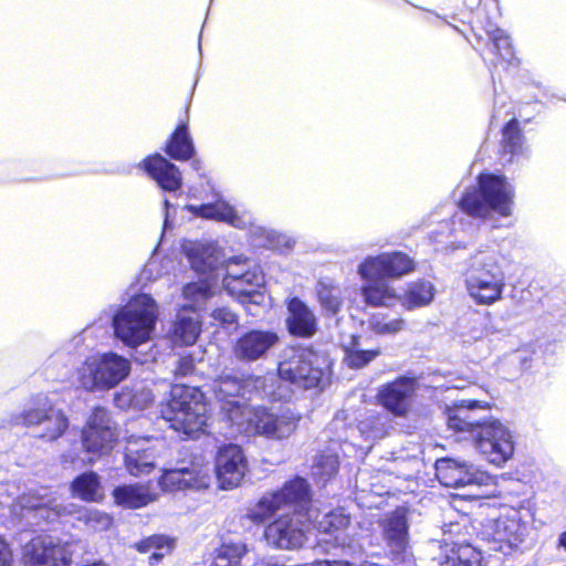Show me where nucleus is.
<instances>
[{
  "label": "nucleus",
  "instance_id": "nucleus-39",
  "mask_svg": "<svg viewBox=\"0 0 566 566\" xmlns=\"http://www.w3.org/2000/svg\"><path fill=\"white\" fill-rule=\"evenodd\" d=\"M316 294L322 307L336 314L343 305V295L339 285L328 277L321 279L316 284Z\"/></svg>",
  "mask_w": 566,
  "mask_h": 566
},
{
  "label": "nucleus",
  "instance_id": "nucleus-45",
  "mask_svg": "<svg viewBox=\"0 0 566 566\" xmlns=\"http://www.w3.org/2000/svg\"><path fill=\"white\" fill-rule=\"evenodd\" d=\"M480 553L467 545L448 555L440 566H480Z\"/></svg>",
  "mask_w": 566,
  "mask_h": 566
},
{
  "label": "nucleus",
  "instance_id": "nucleus-10",
  "mask_svg": "<svg viewBox=\"0 0 566 566\" xmlns=\"http://www.w3.org/2000/svg\"><path fill=\"white\" fill-rule=\"evenodd\" d=\"M481 535L492 545L491 549L507 555L525 543L528 526L522 521L520 511L510 509L497 518L483 523Z\"/></svg>",
  "mask_w": 566,
  "mask_h": 566
},
{
  "label": "nucleus",
  "instance_id": "nucleus-54",
  "mask_svg": "<svg viewBox=\"0 0 566 566\" xmlns=\"http://www.w3.org/2000/svg\"><path fill=\"white\" fill-rule=\"evenodd\" d=\"M312 566H379L378 564L376 563H369V562H364L359 565H356L355 563L353 562H348V560H317L315 563H313Z\"/></svg>",
  "mask_w": 566,
  "mask_h": 566
},
{
  "label": "nucleus",
  "instance_id": "nucleus-28",
  "mask_svg": "<svg viewBox=\"0 0 566 566\" xmlns=\"http://www.w3.org/2000/svg\"><path fill=\"white\" fill-rule=\"evenodd\" d=\"M413 391L415 380L400 377L384 386L378 394V399L386 409L396 416H402L408 410L409 399Z\"/></svg>",
  "mask_w": 566,
  "mask_h": 566
},
{
  "label": "nucleus",
  "instance_id": "nucleus-24",
  "mask_svg": "<svg viewBox=\"0 0 566 566\" xmlns=\"http://www.w3.org/2000/svg\"><path fill=\"white\" fill-rule=\"evenodd\" d=\"M182 251L191 268L199 273H212L228 262L220 248L208 241H187L182 244Z\"/></svg>",
  "mask_w": 566,
  "mask_h": 566
},
{
  "label": "nucleus",
  "instance_id": "nucleus-55",
  "mask_svg": "<svg viewBox=\"0 0 566 566\" xmlns=\"http://www.w3.org/2000/svg\"><path fill=\"white\" fill-rule=\"evenodd\" d=\"M0 566H11V552L7 543L0 537Z\"/></svg>",
  "mask_w": 566,
  "mask_h": 566
},
{
  "label": "nucleus",
  "instance_id": "nucleus-31",
  "mask_svg": "<svg viewBox=\"0 0 566 566\" xmlns=\"http://www.w3.org/2000/svg\"><path fill=\"white\" fill-rule=\"evenodd\" d=\"M115 503L127 509H139L157 500L148 484L120 485L114 489Z\"/></svg>",
  "mask_w": 566,
  "mask_h": 566
},
{
  "label": "nucleus",
  "instance_id": "nucleus-51",
  "mask_svg": "<svg viewBox=\"0 0 566 566\" xmlns=\"http://www.w3.org/2000/svg\"><path fill=\"white\" fill-rule=\"evenodd\" d=\"M211 316L214 321L220 322L222 325H232L237 323V315L227 307L213 310Z\"/></svg>",
  "mask_w": 566,
  "mask_h": 566
},
{
  "label": "nucleus",
  "instance_id": "nucleus-23",
  "mask_svg": "<svg viewBox=\"0 0 566 566\" xmlns=\"http://www.w3.org/2000/svg\"><path fill=\"white\" fill-rule=\"evenodd\" d=\"M159 440L146 437L130 438L125 449V465L132 475L149 473L155 468L156 446Z\"/></svg>",
  "mask_w": 566,
  "mask_h": 566
},
{
  "label": "nucleus",
  "instance_id": "nucleus-22",
  "mask_svg": "<svg viewBox=\"0 0 566 566\" xmlns=\"http://www.w3.org/2000/svg\"><path fill=\"white\" fill-rule=\"evenodd\" d=\"M25 566H69L71 553L66 545L49 537H36L24 548Z\"/></svg>",
  "mask_w": 566,
  "mask_h": 566
},
{
  "label": "nucleus",
  "instance_id": "nucleus-19",
  "mask_svg": "<svg viewBox=\"0 0 566 566\" xmlns=\"http://www.w3.org/2000/svg\"><path fill=\"white\" fill-rule=\"evenodd\" d=\"M264 537L272 547L296 549L305 542L304 524L295 515L286 514L266 526Z\"/></svg>",
  "mask_w": 566,
  "mask_h": 566
},
{
  "label": "nucleus",
  "instance_id": "nucleus-2",
  "mask_svg": "<svg viewBox=\"0 0 566 566\" xmlns=\"http://www.w3.org/2000/svg\"><path fill=\"white\" fill-rule=\"evenodd\" d=\"M469 297L482 306H491L503 298L506 275L503 255L495 249L480 248L469 259L463 273Z\"/></svg>",
  "mask_w": 566,
  "mask_h": 566
},
{
  "label": "nucleus",
  "instance_id": "nucleus-53",
  "mask_svg": "<svg viewBox=\"0 0 566 566\" xmlns=\"http://www.w3.org/2000/svg\"><path fill=\"white\" fill-rule=\"evenodd\" d=\"M455 405H464L465 406V411L463 413H461L462 419H475L474 417H472L470 415V411H472L475 408L485 409L489 407L488 403H483L482 401L472 400V399H462V400H459Z\"/></svg>",
  "mask_w": 566,
  "mask_h": 566
},
{
  "label": "nucleus",
  "instance_id": "nucleus-14",
  "mask_svg": "<svg viewBox=\"0 0 566 566\" xmlns=\"http://www.w3.org/2000/svg\"><path fill=\"white\" fill-rule=\"evenodd\" d=\"M115 440L116 432L108 411L105 408H95L82 431L83 447L91 454L88 462L108 453Z\"/></svg>",
  "mask_w": 566,
  "mask_h": 566
},
{
  "label": "nucleus",
  "instance_id": "nucleus-41",
  "mask_svg": "<svg viewBox=\"0 0 566 566\" xmlns=\"http://www.w3.org/2000/svg\"><path fill=\"white\" fill-rule=\"evenodd\" d=\"M213 294L212 285L206 280L188 283L182 290L184 298L188 301L184 306L197 313Z\"/></svg>",
  "mask_w": 566,
  "mask_h": 566
},
{
  "label": "nucleus",
  "instance_id": "nucleus-3",
  "mask_svg": "<svg viewBox=\"0 0 566 566\" xmlns=\"http://www.w3.org/2000/svg\"><path fill=\"white\" fill-rule=\"evenodd\" d=\"M161 416L174 430L195 438L203 431L208 420L202 391L195 386L174 385L168 402L161 408Z\"/></svg>",
  "mask_w": 566,
  "mask_h": 566
},
{
  "label": "nucleus",
  "instance_id": "nucleus-58",
  "mask_svg": "<svg viewBox=\"0 0 566 566\" xmlns=\"http://www.w3.org/2000/svg\"><path fill=\"white\" fill-rule=\"evenodd\" d=\"M192 167H193V169L199 170V169H200V163H199V160H193V161H192Z\"/></svg>",
  "mask_w": 566,
  "mask_h": 566
},
{
  "label": "nucleus",
  "instance_id": "nucleus-9",
  "mask_svg": "<svg viewBox=\"0 0 566 566\" xmlns=\"http://www.w3.org/2000/svg\"><path fill=\"white\" fill-rule=\"evenodd\" d=\"M310 501L311 490L307 481L295 476L285 482L280 490L264 494L255 505L249 509L247 516L253 523H263L282 509L290 506L304 509Z\"/></svg>",
  "mask_w": 566,
  "mask_h": 566
},
{
  "label": "nucleus",
  "instance_id": "nucleus-59",
  "mask_svg": "<svg viewBox=\"0 0 566 566\" xmlns=\"http://www.w3.org/2000/svg\"><path fill=\"white\" fill-rule=\"evenodd\" d=\"M496 332H497L496 329H494L493 327H491L490 329H489V328L486 329V333H485V334H486V335H489V334H494V333H496Z\"/></svg>",
  "mask_w": 566,
  "mask_h": 566
},
{
  "label": "nucleus",
  "instance_id": "nucleus-17",
  "mask_svg": "<svg viewBox=\"0 0 566 566\" xmlns=\"http://www.w3.org/2000/svg\"><path fill=\"white\" fill-rule=\"evenodd\" d=\"M381 533L394 562H406L410 556L409 523L403 509H397L381 522Z\"/></svg>",
  "mask_w": 566,
  "mask_h": 566
},
{
  "label": "nucleus",
  "instance_id": "nucleus-4",
  "mask_svg": "<svg viewBox=\"0 0 566 566\" xmlns=\"http://www.w3.org/2000/svg\"><path fill=\"white\" fill-rule=\"evenodd\" d=\"M268 382L269 379L261 376H251L245 379L221 376L213 381L212 389L220 402L221 411L233 426H238L250 409L242 400L274 398L273 385Z\"/></svg>",
  "mask_w": 566,
  "mask_h": 566
},
{
  "label": "nucleus",
  "instance_id": "nucleus-47",
  "mask_svg": "<svg viewBox=\"0 0 566 566\" xmlns=\"http://www.w3.org/2000/svg\"><path fill=\"white\" fill-rule=\"evenodd\" d=\"M338 458L335 453L325 452L317 455L313 467V474L319 480L327 481L338 471Z\"/></svg>",
  "mask_w": 566,
  "mask_h": 566
},
{
  "label": "nucleus",
  "instance_id": "nucleus-36",
  "mask_svg": "<svg viewBox=\"0 0 566 566\" xmlns=\"http://www.w3.org/2000/svg\"><path fill=\"white\" fill-rule=\"evenodd\" d=\"M434 297V287L429 281H417L408 285L400 298L402 306L409 311L429 305Z\"/></svg>",
  "mask_w": 566,
  "mask_h": 566
},
{
  "label": "nucleus",
  "instance_id": "nucleus-30",
  "mask_svg": "<svg viewBox=\"0 0 566 566\" xmlns=\"http://www.w3.org/2000/svg\"><path fill=\"white\" fill-rule=\"evenodd\" d=\"M201 333V321L199 314L182 306L177 313L170 331L172 343L180 346L195 344Z\"/></svg>",
  "mask_w": 566,
  "mask_h": 566
},
{
  "label": "nucleus",
  "instance_id": "nucleus-43",
  "mask_svg": "<svg viewBox=\"0 0 566 566\" xmlns=\"http://www.w3.org/2000/svg\"><path fill=\"white\" fill-rule=\"evenodd\" d=\"M489 40L491 42L490 50L500 60L511 64L514 60V51L511 43V39L507 33L499 28L488 30Z\"/></svg>",
  "mask_w": 566,
  "mask_h": 566
},
{
  "label": "nucleus",
  "instance_id": "nucleus-50",
  "mask_svg": "<svg viewBox=\"0 0 566 566\" xmlns=\"http://www.w3.org/2000/svg\"><path fill=\"white\" fill-rule=\"evenodd\" d=\"M153 394L148 389H143L139 394L130 395L129 392H122L117 397L118 406L123 407L124 403H129L135 407H144L153 401Z\"/></svg>",
  "mask_w": 566,
  "mask_h": 566
},
{
  "label": "nucleus",
  "instance_id": "nucleus-11",
  "mask_svg": "<svg viewBox=\"0 0 566 566\" xmlns=\"http://www.w3.org/2000/svg\"><path fill=\"white\" fill-rule=\"evenodd\" d=\"M10 424L43 426L40 437L54 441L65 432L69 420L61 410L53 407L48 396L38 395L22 412L11 417Z\"/></svg>",
  "mask_w": 566,
  "mask_h": 566
},
{
  "label": "nucleus",
  "instance_id": "nucleus-35",
  "mask_svg": "<svg viewBox=\"0 0 566 566\" xmlns=\"http://www.w3.org/2000/svg\"><path fill=\"white\" fill-rule=\"evenodd\" d=\"M19 505L23 510H44L48 509L54 516L69 514L71 511L59 503L55 497L48 494V490L42 488L39 491H30L19 497Z\"/></svg>",
  "mask_w": 566,
  "mask_h": 566
},
{
  "label": "nucleus",
  "instance_id": "nucleus-42",
  "mask_svg": "<svg viewBox=\"0 0 566 566\" xmlns=\"http://www.w3.org/2000/svg\"><path fill=\"white\" fill-rule=\"evenodd\" d=\"M369 329L381 336H392L405 329L406 321L400 317H389L384 313H375L368 318Z\"/></svg>",
  "mask_w": 566,
  "mask_h": 566
},
{
  "label": "nucleus",
  "instance_id": "nucleus-5",
  "mask_svg": "<svg viewBox=\"0 0 566 566\" xmlns=\"http://www.w3.org/2000/svg\"><path fill=\"white\" fill-rule=\"evenodd\" d=\"M277 373L282 380L300 389L323 388L331 378L328 359L306 347L286 349Z\"/></svg>",
  "mask_w": 566,
  "mask_h": 566
},
{
  "label": "nucleus",
  "instance_id": "nucleus-44",
  "mask_svg": "<svg viewBox=\"0 0 566 566\" xmlns=\"http://www.w3.org/2000/svg\"><path fill=\"white\" fill-rule=\"evenodd\" d=\"M465 411L464 405H454L447 412L448 427L454 431H469L474 436L482 426L479 419H462L461 413Z\"/></svg>",
  "mask_w": 566,
  "mask_h": 566
},
{
  "label": "nucleus",
  "instance_id": "nucleus-12",
  "mask_svg": "<svg viewBox=\"0 0 566 566\" xmlns=\"http://www.w3.org/2000/svg\"><path fill=\"white\" fill-rule=\"evenodd\" d=\"M242 262L241 258L228 260L223 285L227 292L241 303L260 304L263 300L261 289L264 286V274L258 268L242 272L235 270Z\"/></svg>",
  "mask_w": 566,
  "mask_h": 566
},
{
  "label": "nucleus",
  "instance_id": "nucleus-26",
  "mask_svg": "<svg viewBox=\"0 0 566 566\" xmlns=\"http://www.w3.org/2000/svg\"><path fill=\"white\" fill-rule=\"evenodd\" d=\"M307 518L315 521L319 533L333 537L335 546L342 547L343 551L352 549V545L345 534L350 517L345 513L344 509L329 511L322 516L318 513L314 516L312 512H308Z\"/></svg>",
  "mask_w": 566,
  "mask_h": 566
},
{
  "label": "nucleus",
  "instance_id": "nucleus-13",
  "mask_svg": "<svg viewBox=\"0 0 566 566\" xmlns=\"http://www.w3.org/2000/svg\"><path fill=\"white\" fill-rule=\"evenodd\" d=\"M481 454L492 464L501 467L514 452V442L510 430L500 421L483 422L474 437Z\"/></svg>",
  "mask_w": 566,
  "mask_h": 566
},
{
  "label": "nucleus",
  "instance_id": "nucleus-38",
  "mask_svg": "<svg viewBox=\"0 0 566 566\" xmlns=\"http://www.w3.org/2000/svg\"><path fill=\"white\" fill-rule=\"evenodd\" d=\"M523 154V134L517 119H511L502 130V156L511 163L515 156Z\"/></svg>",
  "mask_w": 566,
  "mask_h": 566
},
{
  "label": "nucleus",
  "instance_id": "nucleus-57",
  "mask_svg": "<svg viewBox=\"0 0 566 566\" xmlns=\"http://www.w3.org/2000/svg\"><path fill=\"white\" fill-rule=\"evenodd\" d=\"M164 206H165V210H166L165 211V223H164V226H165V228H167V226H168V218H169V208L172 207V205L169 202L168 199H165L164 200Z\"/></svg>",
  "mask_w": 566,
  "mask_h": 566
},
{
  "label": "nucleus",
  "instance_id": "nucleus-46",
  "mask_svg": "<svg viewBox=\"0 0 566 566\" xmlns=\"http://www.w3.org/2000/svg\"><path fill=\"white\" fill-rule=\"evenodd\" d=\"M136 547L139 552H143V553H147L151 548H156L157 551L154 552L148 558L149 565L155 566L159 560H161V558L165 555L164 552H158V551L166 549V552H168L170 549V543L167 537L160 536V535H155V536H150V537L146 538L145 541H142L140 543H138L136 545Z\"/></svg>",
  "mask_w": 566,
  "mask_h": 566
},
{
  "label": "nucleus",
  "instance_id": "nucleus-48",
  "mask_svg": "<svg viewBox=\"0 0 566 566\" xmlns=\"http://www.w3.org/2000/svg\"><path fill=\"white\" fill-rule=\"evenodd\" d=\"M78 521L94 531H105L112 525V517L97 510L84 507L78 511Z\"/></svg>",
  "mask_w": 566,
  "mask_h": 566
},
{
  "label": "nucleus",
  "instance_id": "nucleus-15",
  "mask_svg": "<svg viewBox=\"0 0 566 566\" xmlns=\"http://www.w3.org/2000/svg\"><path fill=\"white\" fill-rule=\"evenodd\" d=\"M434 469L437 479L447 488L481 486L490 480L489 474L464 460L442 458L437 460Z\"/></svg>",
  "mask_w": 566,
  "mask_h": 566
},
{
  "label": "nucleus",
  "instance_id": "nucleus-32",
  "mask_svg": "<svg viewBox=\"0 0 566 566\" xmlns=\"http://www.w3.org/2000/svg\"><path fill=\"white\" fill-rule=\"evenodd\" d=\"M165 153L175 160L187 161L196 153L195 145L189 133L188 120H181L165 146Z\"/></svg>",
  "mask_w": 566,
  "mask_h": 566
},
{
  "label": "nucleus",
  "instance_id": "nucleus-27",
  "mask_svg": "<svg viewBox=\"0 0 566 566\" xmlns=\"http://www.w3.org/2000/svg\"><path fill=\"white\" fill-rule=\"evenodd\" d=\"M184 210H187L193 217L226 222L239 229H243L248 224V220L243 216H240L232 206L222 199H218L210 203L186 205Z\"/></svg>",
  "mask_w": 566,
  "mask_h": 566
},
{
  "label": "nucleus",
  "instance_id": "nucleus-18",
  "mask_svg": "<svg viewBox=\"0 0 566 566\" xmlns=\"http://www.w3.org/2000/svg\"><path fill=\"white\" fill-rule=\"evenodd\" d=\"M280 338L269 329H251L239 336L232 347V354L238 361L253 363L266 358Z\"/></svg>",
  "mask_w": 566,
  "mask_h": 566
},
{
  "label": "nucleus",
  "instance_id": "nucleus-8",
  "mask_svg": "<svg viewBox=\"0 0 566 566\" xmlns=\"http://www.w3.org/2000/svg\"><path fill=\"white\" fill-rule=\"evenodd\" d=\"M132 369L128 358L108 352L87 357L77 370V381L87 391H103L125 380Z\"/></svg>",
  "mask_w": 566,
  "mask_h": 566
},
{
  "label": "nucleus",
  "instance_id": "nucleus-20",
  "mask_svg": "<svg viewBox=\"0 0 566 566\" xmlns=\"http://www.w3.org/2000/svg\"><path fill=\"white\" fill-rule=\"evenodd\" d=\"M247 470V461L242 449L237 444L220 447L216 457V474L223 490L237 488Z\"/></svg>",
  "mask_w": 566,
  "mask_h": 566
},
{
  "label": "nucleus",
  "instance_id": "nucleus-6",
  "mask_svg": "<svg viewBox=\"0 0 566 566\" xmlns=\"http://www.w3.org/2000/svg\"><path fill=\"white\" fill-rule=\"evenodd\" d=\"M157 317L155 300L148 294H139L114 315V333L125 345L136 347L150 339Z\"/></svg>",
  "mask_w": 566,
  "mask_h": 566
},
{
  "label": "nucleus",
  "instance_id": "nucleus-16",
  "mask_svg": "<svg viewBox=\"0 0 566 566\" xmlns=\"http://www.w3.org/2000/svg\"><path fill=\"white\" fill-rule=\"evenodd\" d=\"M415 270L413 261L402 252L367 256L357 269L363 280L400 279Z\"/></svg>",
  "mask_w": 566,
  "mask_h": 566
},
{
  "label": "nucleus",
  "instance_id": "nucleus-40",
  "mask_svg": "<svg viewBox=\"0 0 566 566\" xmlns=\"http://www.w3.org/2000/svg\"><path fill=\"white\" fill-rule=\"evenodd\" d=\"M345 350V363L350 368H363L373 361L379 354V349H365L357 336H350L348 343L343 344Z\"/></svg>",
  "mask_w": 566,
  "mask_h": 566
},
{
  "label": "nucleus",
  "instance_id": "nucleus-52",
  "mask_svg": "<svg viewBox=\"0 0 566 566\" xmlns=\"http://www.w3.org/2000/svg\"><path fill=\"white\" fill-rule=\"evenodd\" d=\"M195 369V360L191 356H182L178 359L176 366V375L187 376L190 375Z\"/></svg>",
  "mask_w": 566,
  "mask_h": 566
},
{
  "label": "nucleus",
  "instance_id": "nucleus-49",
  "mask_svg": "<svg viewBox=\"0 0 566 566\" xmlns=\"http://www.w3.org/2000/svg\"><path fill=\"white\" fill-rule=\"evenodd\" d=\"M247 553V546L245 544L238 542V543H228L223 544L214 558H222L224 562H228L227 564H233L235 566H239L241 557Z\"/></svg>",
  "mask_w": 566,
  "mask_h": 566
},
{
  "label": "nucleus",
  "instance_id": "nucleus-33",
  "mask_svg": "<svg viewBox=\"0 0 566 566\" xmlns=\"http://www.w3.org/2000/svg\"><path fill=\"white\" fill-rule=\"evenodd\" d=\"M360 293L365 303L369 306H391L399 300L396 291L385 281V279L365 280Z\"/></svg>",
  "mask_w": 566,
  "mask_h": 566
},
{
  "label": "nucleus",
  "instance_id": "nucleus-1",
  "mask_svg": "<svg viewBox=\"0 0 566 566\" xmlns=\"http://www.w3.org/2000/svg\"><path fill=\"white\" fill-rule=\"evenodd\" d=\"M478 188L468 190L459 206L467 214L491 222L492 228L513 226L514 188L503 176L481 174Z\"/></svg>",
  "mask_w": 566,
  "mask_h": 566
},
{
  "label": "nucleus",
  "instance_id": "nucleus-21",
  "mask_svg": "<svg viewBox=\"0 0 566 566\" xmlns=\"http://www.w3.org/2000/svg\"><path fill=\"white\" fill-rule=\"evenodd\" d=\"M210 481L211 476L209 467L192 463L191 467H180L166 470L158 484L164 491L175 492L185 489H207Z\"/></svg>",
  "mask_w": 566,
  "mask_h": 566
},
{
  "label": "nucleus",
  "instance_id": "nucleus-34",
  "mask_svg": "<svg viewBox=\"0 0 566 566\" xmlns=\"http://www.w3.org/2000/svg\"><path fill=\"white\" fill-rule=\"evenodd\" d=\"M251 243L259 248H268L280 252L292 249L295 241L289 235L273 229L252 224L250 228Z\"/></svg>",
  "mask_w": 566,
  "mask_h": 566
},
{
  "label": "nucleus",
  "instance_id": "nucleus-37",
  "mask_svg": "<svg viewBox=\"0 0 566 566\" xmlns=\"http://www.w3.org/2000/svg\"><path fill=\"white\" fill-rule=\"evenodd\" d=\"M72 494L87 502H96L103 497L102 485L95 472H85L72 482Z\"/></svg>",
  "mask_w": 566,
  "mask_h": 566
},
{
  "label": "nucleus",
  "instance_id": "nucleus-7",
  "mask_svg": "<svg viewBox=\"0 0 566 566\" xmlns=\"http://www.w3.org/2000/svg\"><path fill=\"white\" fill-rule=\"evenodd\" d=\"M301 415L287 406L250 408L238 422V431L281 441L290 438L298 427Z\"/></svg>",
  "mask_w": 566,
  "mask_h": 566
},
{
  "label": "nucleus",
  "instance_id": "nucleus-56",
  "mask_svg": "<svg viewBox=\"0 0 566 566\" xmlns=\"http://www.w3.org/2000/svg\"><path fill=\"white\" fill-rule=\"evenodd\" d=\"M557 548L566 552V531L562 532L557 538Z\"/></svg>",
  "mask_w": 566,
  "mask_h": 566
},
{
  "label": "nucleus",
  "instance_id": "nucleus-25",
  "mask_svg": "<svg viewBox=\"0 0 566 566\" xmlns=\"http://www.w3.org/2000/svg\"><path fill=\"white\" fill-rule=\"evenodd\" d=\"M140 167L154 179L164 191H177L182 186L179 168L160 154L148 156Z\"/></svg>",
  "mask_w": 566,
  "mask_h": 566
},
{
  "label": "nucleus",
  "instance_id": "nucleus-29",
  "mask_svg": "<svg viewBox=\"0 0 566 566\" xmlns=\"http://www.w3.org/2000/svg\"><path fill=\"white\" fill-rule=\"evenodd\" d=\"M289 317L287 329L292 335L311 337L317 329V322L314 313L298 297H293L287 304Z\"/></svg>",
  "mask_w": 566,
  "mask_h": 566
}]
</instances>
